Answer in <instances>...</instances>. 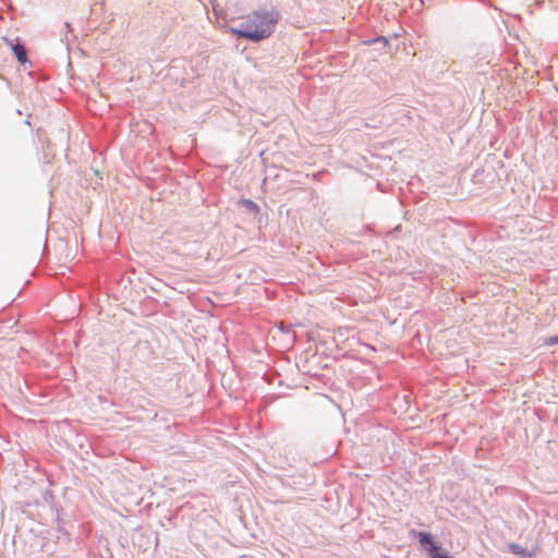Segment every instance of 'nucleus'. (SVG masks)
<instances>
[{
    "mask_svg": "<svg viewBox=\"0 0 558 558\" xmlns=\"http://www.w3.org/2000/svg\"><path fill=\"white\" fill-rule=\"evenodd\" d=\"M545 344L549 345V347L557 345L558 344V335L547 338L545 340Z\"/></svg>",
    "mask_w": 558,
    "mask_h": 558,
    "instance_id": "nucleus-6",
    "label": "nucleus"
},
{
    "mask_svg": "<svg viewBox=\"0 0 558 558\" xmlns=\"http://www.w3.org/2000/svg\"><path fill=\"white\" fill-rule=\"evenodd\" d=\"M12 50L14 52V56L21 63H25L27 61V52L22 44L17 43L12 45Z\"/></svg>",
    "mask_w": 558,
    "mask_h": 558,
    "instance_id": "nucleus-3",
    "label": "nucleus"
},
{
    "mask_svg": "<svg viewBox=\"0 0 558 558\" xmlns=\"http://www.w3.org/2000/svg\"><path fill=\"white\" fill-rule=\"evenodd\" d=\"M279 20L280 13L276 9H259L247 14L236 27H231L230 32L240 38L259 43L271 36Z\"/></svg>",
    "mask_w": 558,
    "mask_h": 558,
    "instance_id": "nucleus-1",
    "label": "nucleus"
},
{
    "mask_svg": "<svg viewBox=\"0 0 558 558\" xmlns=\"http://www.w3.org/2000/svg\"><path fill=\"white\" fill-rule=\"evenodd\" d=\"M428 556L429 558H452L447 553H442L439 545L428 548Z\"/></svg>",
    "mask_w": 558,
    "mask_h": 558,
    "instance_id": "nucleus-5",
    "label": "nucleus"
},
{
    "mask_svg": "<svg viewBox=\"0 0 558 558\" xmlns=\"http://www.w3.org/2000/svg\"><path fill=\"white\" fill-rule=\"evenodd\" d=\"M243 203L246 206V208H248L250 210H257L258 209V206L253 201H251V199H244Z\"/></svg>",
    "mask_w": 558,
    "mask_h": 558,
    "instance_id": "nucleus-7",
    "label": "nucleus"
},
{
    "mask_svg": "<svg viewBox=\"0 0 558 558\" xmlns=\"http://www.w3.org/2000/svg\"><path fill=\"white\" fill-rule=\"evenodd\" d=\"M376 43H383L385 46L388 45V39L385 37H378L375 39Z\"/></svg>",
    "mask_w": 558,
    "mask_h": 558,
    "instance_id": "nucleus-8",
    "label": "nucleus"
},
{
    "mask_svg": "<svg viewBox=\"0 0 558 558\" xmlns=\"http://www.w3.org/2000/svg\"><path fill=\"white\" fill-rule=\"evenodd\" d=\"M509 547L511 553H513L514 555H518L522 558L531 557V554L527 553V550L519 544H510Z\"/></svg>",
    "mask_w": 558,
    "mask_h": 558,
    "instance_id": "nucleus-4",
    "label": "nucleus"
},
{
    "mask_svg": "<svg viewBox=\"0 0 558 558\" xmlns=\"http://www.w3.org/2000/svg\"><path fill=\"white\" fill-rule=\"evenodd\" d=\"M418 542L422 546H424L427 550L428 548H433V546H438L433 539V536L427 532H418Z\"/></svg>",
    "mask_w": 558,
    "mask_h": 558,
    "instance_id": "nucleus-2",
    "label": "nucleus"
}]
</instances>
